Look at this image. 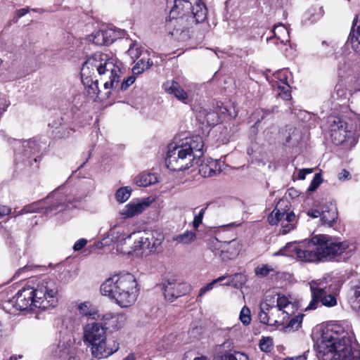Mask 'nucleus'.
<instances>
[{"instance_id": "79ce46f5", "label": "nucleus", "mask_w": 360, "mask_h": 360, "mask_svg": "<svg viewBox=\"0 0 360 360\" xmlns=\"http://www.w3.org/2000/svg\"><path fill=\"white\" fill-rule=\"evenodd\" d=\"M239 319L244 326H248L251 322V315L250 309L244 306L240 312Z\"/></svg>"}, {"instance_id": "5701e85b", "label": "nucleus", "mask_w": 360, "mask_h": 360, "mask_svg": "<svg viewBox=\"0 0 360 360\" xmlns=\"http://www.w3.org/2000/svg\"><path fill=\"white\" fill-rule=\"evenodd\" d=\"M77 309L79 314L82 316H87L92 319H96L97 316L98 317L96 309L89 302L80 303L77 307Z\"/></svg>"}, {"instance_id": "bb28decb", "label": "nucleus", "mask_w": 360, "mask_h": 360, "mask_svg": "<svg viewBox=\"0 0 360 360\" xmlns=\"http://www.w3.org/2000/svg\"><path fill=\"white\" fill-rule=\"evenodd\" d=\"M214 240L216 245L220 246V248H223L226 252H228L229 257L234 258L238 255L239 252V248L236 247L237 242L236 240L224 243L219 241L217 239H214Z\"/></svg>"}, {"instance_id": "cd10ccee", "label": "nucleus", "mask_w": 360, "mask_h": 360, "mask_svg": "<svg viewBox=\"0 0 360 360\" xmlns=\"http://www.w3.org/2000/svg\"><path fill=\"white\" fill-rule=\"evenodd\" d=\"M274 37L280 40L281 44H284L289 41V33L287 29L282 25L278 24L274 26V30L271 31Z\"/></svg>"}, {"instance_id": "09e8293b", "label": "nucleus", "mask_w": 360, "mask_h": 360, "mask_svg": "<svg viewBox=\"0 0 360 360\" xmlns=\"http://www.w3.org/2000/svg\"><path fill=\"white\" fill-rule=\"evenodd\" d=\"M199 174L205 178L212 176L207 160L200 164L199 167Z\"/></svg>"}, {"instance_id": "58836bf2", "label": "nucleus", "mask_w": 360, "mask_h": 360, "mask_svg": "<svg viewBox=\"0 0 360 360\" xmlns=\"http://www.w3.org/2000/svg\"><path fill=\"white\" fill-rule=\"evenodd\" d=\"M303 319V315H297L290 320L285 327L286 331H294L300 326Z\"/></svg>"}, {"instance_id": "8fccbe9b", "label": "nucleus", "mask_w": 360, "mask_h": 360, "mask_svg": "<svg viewBox=\"0 0 360 360\" xmlns=\"http://www.w3.org/2000/svg\"><path fill=\"white\" fill-rule=\"evenodd\" d=\"M285 86H278V96L284 100H290L291 98V94L289 91V85L288 84H285Z\"/></svg>"}, {"instance_id": "4c0bfd02", "label": "nucleus", "mask_w": 360, "mask_h": 360, "mask_svg": "<svg viewBox=\"0 0 360 360\" xmlns=\"http://www.w3.org/2000/svg\"><path fill=\"white\" fill-rule=\"evenodd\" d=\"M87 39L93 44L98 46L105 45V41L103 38V34L102 30H99L93 33L87 37Z\"/></svg>"}, {"instance_id": "0e129e2a", "label": "nucleus", "mask_w": 360, "mask_h": 360, "mask_svg": "<svg viewBox=\"0 0 360 360\" xmlns=\"http://www.w3.org/2000/svg\"><path fill=\"white\" fill-rule=\"evenodd\" d=\"M350 174L349 172L346 169H342L339 174H338V179L341 181L347 179L349 176Z\"/></svg>"}, {"instance_id": "f704fd0d", "label": "nucleus", "mask_w": 360, "mask_h": 360, "mask_svg": "<svg viewBox=\"0 0 360 360\" xmlns=\"http://www.w3.org/2000/svg\"><path fill=\"white\" fill-rule=\"evenodd\" d=\"M134 237V246L131 247V251L144 250L143 232H139L133 234Z\"/></svg>"}, {"instance_id": "473e14b6", "label": "nucleus", "mask_w": 360, "mask_h": 360, "mask_svg": "<svg viewBox=\"0 0 360 360\" xmlns=\"http://www.w3.org/2000/svg\"><path fill=\"white\" fill-rule=\"evenodd\" d=\"M127 53L132 60L138 59L139 56L143 54L140 46L136 41L131 42Z\"/></svg>"}, {"instance_id": "f8f14e48", "label": "nucleus", "mask_w": 360, "mask_h": 360, "mask_svg": "<svg viewBox=\"0 0 360 360\" xmlns=\"http://www.w3.org/2000/svg\"><path fill=\"white\" fill-rule=\"evenodd\" d=\"M162 289L165 298L173 302L176 298L185 295L189 290V285L171 278L162 283Z\"/></svg>"}, {"instance_id": "c756f323", "label": "nucleus", "mask_w": 360, "mask_h": 360, "mask_svg": "<svg viewBox=\"0 0 360 360\" xmlns=\"http://www.w3.org/2000/svg\"><path fill=\"white\" fill-rule=\"evenodd\" d=\"M199 117H203L202 122L210 126L214 125L218 122V115L214 111L207 112V110H203L200 112Z\"/></svg>"}, {"instance_id": "ddd939ff", "label": "nucleus", "mask_w": 360, "mask_h": 360, "mask_svg": "<svg viewBox=\"0 0 360 360\" xmlns=\"http://www.w3.org/2000/svg\"><path fill=\"white\" fill-rule=\"evenodd\" d=\"M32 292H34V288L31 287L24 288L19 290L13 297L16 308L22 311L32 306L34 307Z\"/></svg>"}, {"instance_id": "5fc2aeb1", "label": "nucleus", "mask_w": 360, "mask_h": 360, "mask_svg": "<svg viewBox=\"0 0 360 360\" xmlns=\"http://www.w3.org/2000/svg\"><path fill=\"white\" fill-rule=\"evenodd\" d=\"M207 207L200 210L198 214L195 215L193 221V227L197 229L201 224Z\"/></svg>"}, {"instance_id": "603ef678", "label": "nucleus", "mask_w": 360, "mask_h": 360, "mask_svg": "<svg viewBox=\"0 0 360 360\" xmlns=\"http://www.w3.org/2000/svg\"><path fill=\"white\" fill-rule=\"evenodd\" d=\"M321 182L322 178L321 174H316L308 188V191H314L319 186Z\"/></svg>"}, {"instance_id": "a211bd4d", "label": "nucleus", "mask_w": 360, "mask_h": 360, "mask_svg": "<svg viewBox=\"0 0 360 360\" xmlns=\"http://www.w3.org/2000/svg\"><path fill=\"white\" fill-rule=\"evenodd\" d=\"M162 87L167 93L173 94L179 101H184L188 98L187 93L174 80L165 82Z\"/></svg>"}, {"instance_id": "37998d69", "label": "nucleus", "mask_w": 360, "mask_h": 360, "mask_svg": "<svg viewBox=\"0 0 360 360\" xmlns=\"http://www.w3.org/2000/svg\"><path fill=\"white\" fill-rule=\"evenodd\" d=\"M290 305H292L291 302L288 301V298L283 295L281 296L278 295L277 298V307L278 310H283V313L289 314L288 311L285 310V309L288 308Z\"/></svg>"}, {"instance_id": "6ab92c4d", "label": "nucleus", "mask_w": 360, "mask_h": 360, "mask_svg": "<svg viewBox=\"0 0 360 360\" xmlns=\"http://www.w3.org/2000/svg\"><path fill=\"white\" fill-rule=\"evenodd\" d=\"M134 182L140 187H146L158 182V178L155 173L143 172L135 177Z\"/></svg>"}, {"instance_id": "423d86ee", "label": "nucleus", "mask_w": 360, "mask_h": 360, "mask_svg": "<svg viewBox=\"0 0 360 360\" xmlns=\"http://www.w3.org/2000/svg\"><path fill=\"white\" fill-rule=\"evenodd\" d=\"M83 341L91 346L93 357L98 359L106 358L119 349V344L114 340L112 345L107 344L106 332L100 322H90L83 327Z\"/></svg>"}, {"instance_id": "aec40b11", "label": "nucleus", "mask_w": 360, "mask_h": 360, "mask_svg": "<svg viewBox=\"0 0 360 360\" xmlns=\"http://www.w3.org/2000/svg\"><path fill=\"white\" fill-rule=\"evenodd\" d=\"M338 218V212L333 206H326L321 211V223L323 225L332 226Z\"/></svg>"}, {"instance_id": "a878e982", "label": "nucleus", "mask_w": 360, "mask_h": 360, "mask_svg": "<svg viewBox=\"0 0 360 360\" xmlns=\"http://www.w3.org/2000/svg\"><path fill=\"white\" fill-rule=\"evenodd\" d=\"M174 241L183 245L192 243L196 239V234L192 231H186L183 233L176 235L172 238Z\"/></svg>"}, {"instance_id": "4468645a", "label": "nucleus", "mask_w": 360, "mask_h": 360, "mask_svg": "<svg viewBox=\"0 0 360 360\" xmlns=\"http://www.w3.org/2000/svg\"><path fill=\"white\" fill-rule=\"evenodd\" d=\"M53 354L62 360H72L76 357V349L70 343L63 342L53 350Z\"/></svg>"}, {"instance_id": "e2e57ef3", "label": "nucleus", "mask_w": 360, "mask_h": 360, "mask_svg": "<svg viewBox=\"0 0 360 360\" xmlns=\"http://www.w3.org/2000/svg\"><path fill=\"white\" fill-rule=\"evenodd\" d=\"M307 215L311 218H321V212L316 209H311L308 210Z\"/></svg>"}, {"instance_id": "412c9836", "label": "nucleus", "mask_w": 360, "mask_h": 360, "mask_svg": "<svg viewBox=\"0 0 360 360\" xmlns=\"http://www.w3.org/2000/svg\"><path fill=\"white\" fill-rule=\"evenodd\" d=\"M296 216L293 212L285 213L284 212V217L280 221L281 229L280 233L285 235L295 228Z\"/></svg>"}, {"instance_id": "774afa93", "label": "nucleus", "mask_w": 360, "mask_h": 360, "mask_svg": "<svg viewBox=\"0 0 360 360\" xmlns=\"http://www.w3.org/2000/svg\"><path fill=\"white\" fill-rule=\"evenodd\" d=\"M58 207H59V205L53 204V205H50L49 207H46L44 212V213L51 212L53 210H56Z\"/></svg>"}, {"instance_id": "ea45409f", "label": "nucleus", "mask_w": 360, "mask_h": 360, "mask_svg": "<svg viewBox=\"0 0 360 360\" xmlns=\"http://www.w3.org/2000/svg\"><path fill=\"white\" fill-rule=\"evenodd\" d=\"M264 309V307H262L261 311L259 313V319L261 323L268 325H275L276 323H278L276 320L271 318V316L265 312ZM265 309L267 310L269 308L266 307Z\"/></svg>"}, {"instance_id": "69168bd1", "label": "nucleus", "mask_w": 360, "mask_h": 360, "mask_svg": "<svg viewBox=\"0 0 360 360\" xmlns=\"http://www.w3.org/2000/svg\"><path fill=\"white\" fill-rule=\"evenodd\" d=\"M353 297L355 300L360 302V285L352 290Z\"/></svg>"}, {"instance_id": "20e7f679", "label": "nucleus", "mask_w": 360, "mask_h": 360, "mask_svg": "<svg viewBox=\"0 0 360 360\" xmlns=\"http://www.w3.org/2000/svg\"><path fill=\"white\" fill-rule=\"evenodd\" d=\"M204 143L200 136L187 137L180 144L171 143L165 159L167 167L173 171H183L197 163L202 155Z\"/></svg>"}, {"instance_id": "6e6552de", "label": "nucleus", "mask_w": 360, "mask_h": 360, "mask_svg": "<svg viewBox=\"0 0 360 360\" xmlns=\"http://www.w3.org/2000/svg\"><path fill=\"white\" fill-rule=\"evenodd\" d=\"M292 248L298 260L304 262H318L320 257L318 252V245L314 242V236L309 240H304L299 243L298 245L292 243H288L283 249L279 250L276 253L278 255H285V251Z\"/></svg>"}, {"instance_id": "338daca9", "label": "nucleus", "mask_w": 360, "mask_h": 360, "mask_svg": "<svg viewBox=\"0 0 360 360\" xmlns=\"http://www.w3.org/2000/svg\"><path fill=\"white\" fill-rule=\"evenodd\" d=\"M29 12L28 8H23L18 10L17 15L18 18H21Z\"/></svg>"}, {"instance_id": "052dcab7", "label": "nucleus", "mask_w": 360, "mask_h": 360, "mask_svg": "<svg viewBox=\"0 0 360 360\" xmlns=\"http://www.w3.org/2000/svg\"><path fill=\"white\" fill-rule=\"evenodd\" d=\"M82 198H77L73 199H68V205H66L68 207H70L69 204L72 205V207H77L81 205Z\"/></svg>"}, {"instance_id": "39448f33", "label": "nucleus", "mask_w": 360, "mask_h": 360, "mask_svg": "<svg viewBox=\"0 0 360 360\" xmlns=\"http://www.w3.org/2000/svg\"><path fill=\"white\" fill-rule=\"evenodd\" d=\"M137 283L131 274L115 275L108 278L101 286L103 295L115 300L122 307L130 306L137 297Z\"/></svg>"}, {"instance_id": "e433bc0d", "label": "nucleus", "mask_w": 360, "mask_h": 360, "mask_svg": "<svg viewBox=\"0 0 360 360\" xmlns=\"http://www.w3.org/2000/svg\"><path fill=\"white\" fill-rule=\"evenodd\" d=\"M131 195V189L129 187H122L119 188L116 193L115 198L118 202H124L127 201Z\"/></svg>"}, {"instance_id": "b1692460", "label": "nucleus", "mask_w": 360, "mask_h": 360, "mask_svg": "<svg viewBox=\"0 0 360 360\" xmlns=\"http://www.w3.org/2000/svg\"><path fill=\"white\" fill-rule=\"evenodd\" d=\"M143 55L144 56L140 59L132 68V71L135 75L142 73L153 65V61L148 58L147 51H145Z\"/></svg>"}, {"instance_id": "dca6fc26", "label": "nucleus", "mask_w": 360, "mask_h": 360, "mask_svg": "<svg viewBox=\"0 0 360 360\" xmlns=\"http://www.w3.org/2000/svg\"><path fill=\"white\" fill-rule=\"evenodd\" d=\"M100 323H103L106 330H117L122 327L124 323V317L121 314H114L111 313L105 314L103 316Z\"/></svg>"}, {"instance_id": "6e6d98bb", "label": "nucleus", "mask_w": 360, "mask_h": 360, "mask_svg": "<svg viewBox=\"0 0 360 360\" xmlns=\"http://www.w3.org/2000/svg\"><path fill=\"white\" fill-rule=\"evenodd\" d=\"M44 210V208H41ZM41 212V207L37 204H32L28 206L25 207L22 210H21L18 214H22L23 213H29V212Z\"/></svg>"}, {"instance_id": "3c124183", "label": "nucleus", "mask_w": 360, "mask_h": 360, "mask_svg": "<svg viewBox=\"0 0 360 360\" xmlns=\"http://www.w3.org/2000/svg\"><path fill=\"white\" fill-rule=\"evenodd\" d=\"M103 34V38L105 41V45H108L112 44L115 39V33L112 30H102Z\"/></svg>"}, {"instance_id": "c85d7f7f", "label": "nucleus", "mask_w": 360, "mask_h": 360, "mask_svg": "<svg viewBox=\"0 0 360 360\" xmlns=\"http://www.w3.org/2000/svg\"><path fill=\"white\" fill-rule=\"evenodd\" d=\"M176 341V336L173 334L164 337L158 344V349L160 351H166L172 349Z\"/></svg>"}, {"instance_id": "bf43d9fd", "label": "nucleus", "mask_w": 360, "mask_h": 360, "mask_svg": "<svg viewBox=\"0 0 360 360\" xmlns=\"http://www.w3.org/2000/svg\"><path fill=\"white\" fill-rule=\"evenodd\" d=\"M87 243V240L84 238H82L78 240L73 246V250L75 251H79L82 250Z\"/></svg>"}, {"instance_id": "f257e3e1", "label": "nucleus", "mask_w": 360, "mask_h": 360, "mask_svg": "<svg viewBox=\"0 0 360 360\" xmlns=\"http://www.w3.org/2000/svg\"><path fill=\"white\" fill-rule=\"evenodd\" d=\"M171 19L166 25L169 34L176 40L186 41L191 37L193 25L203 22L207 9L200 0H174Z\"/></svg>"}, {"instance_id": "49530a36", "label": "nucleus", "mask_w": 360, "mask_h": 360, "mask_svg": "<svg viewBox=\"0 0 360 360\" xmlns=\"http://www.w3.org/2000/svg\"><path fill=\"white\" fill-rule=\"evenodd\" d=\"M91 78V84L88 85L87 91L89 94H93L98 96L100 93V90L98 89V81L96 77H94V79L92 77Z\"/></svg>"}, {"instance_id": "13d9d810", "label": "nucleus", "mask_w": 360, "mask_h": 360, "mask_svg": "<svg viewBox=\"0 0 360 360\" xmlns=\"http://www.w3.org/2000/svg\"><path fill=\"white\" fill-rule=\"evenodd\" d=\"M134 82L135 77L130 76L127 79L124 80L121 84H120L119 86L120 85L121 90L125 91L129 86L134 84Z\"/></svg>"}, {"instance_id": "de8ad7c7", "label": "nucleus", "mask_w": 360, "mask_h": 360, "mask_svg": "<svg viewBox=\"0 0 360 360\" xmlns=\"http://www.w3.org/2000/svg\"><path fill=\"white\" fill-rule=\"evenodd\" d=\"M225 278H226L225 276H220L217 279H215V280L212 281L211 283H208L207 285L201 288L199 291V297H202L207 291L212 290L215 283H217L219 281H221L224 280Z\"/></svg>"}, {"instance_id": "680f3d73", "label": "nucleus", "mask_w": 360, "mask_h": 360, "mask_svg": "<svg viewBox=\"0 0 360 360\" xmlns=\"http://www.w3.org/2000/svg\"><path fill=\"white\" fill-rule=\"evenodd\" d=\"M11 213V209L4 205H0V219L4 216L8 215Z\"/></svg>"}, {"instance_id": "f3484780", "label": "nucleus", "mask_w": 360, "mask_h": 360, "mask_svg": "<svg viewBox=\"0 0 360 360\" xmlns=\"http://www.w3.org/2000/svg\"><path fill=\"white\" fill-rule=\"evenodd\" d=\"M347 42H349L352 49L360 54V15L354 20Z\"/></svg>"}, {"instance_id": "2eb2a0df", "label": "nucleus", "mask_w": 360, "mask_h": 360, "mask_svg": "<svg viewBox=\"0 0 360 360\" xmlns=\"http://www.w3.org/2000/svg\"><path fill=\"white\" fill-rule=\"evenodd\" d=\"M148 206L149 203L145 201L131 202L120 211V214L124 218H131L142 213Z\"/></svg>"}, {"instance_id": "4be33fe9", "label": "nucleus", "mask_w": 360, "mask_h": 360, "mask_svg": "<svg viewBox=\"0 0 360 360\" xmlns=\"http://www.w3.org/2000/svg\"><path fill=\"white\" fill-rule=\"evenodd\" d=\"M15 150H20V147L22 146L23 153L25 156L30 157L38 152V145L34 141H23L22 142L18 141L15 142Z\"/></svg>"}, {"instance_id": "864d4df0", "label": "nucleus", "mask_w": 360, "mask_h": 360, "mask_svg": "<svg viewBox=\"0 0 360 360\" xmlns=\"http://www.w3.org/2000/svg\"><path fill=\"white\" fill-rule=\"evenodd\" d=\"M216 257H219L222 261H227L233 259L232 257H229L228 252L225 250L223 248L219 247L218 249L212 250Z\"/></svg>"}, {"instance_id": "f03ea898", "label": "nucleus", "mask_w": 360, "mask_h": 360, "mask_svg": "<svg viewBox=\"0 0 360 360\" xmlns=\"http://www.w3.org/2000/svg\"><path fill=\"white\" fill-rule=\"evenodd\" d=\"M319 349L323 360H360V351L353 345L352 336L339 327L323 333Z\"/></svg>"}, {"instance_id": "7ed1b4c3", "label": "nucleus", "mask_w": 360, "mask_h": 360, "mask_svg": "<svg viewBox=\"0 0 360 360\" xmlns=\"http://www.w3.org/2000/svg\"><path fill=\"white\" fill-rule=\"evenodd\" d=\"M97 75L104 80L109 79L103 83L105 89L117 88L121 77L120 63L104 53L96 52L91 55L82 65V79L84 83H89V77H96Z\"/></svg>"}, {"instance_id": "9b49d317", "label": "nucleus", "mask_w": 360, "mask_h": 360, "mask_svg": "<svg viewBox=\"0 0 360 360\" xmlns=\"http://www.w3.org/2000/svg\"><path fill=\"white\" fill-rule=\"evenodd\" d=\"M310 290L312 299L307 307L306 310L316 309L321 302L327 307H333L337 305V300L333 295L328 294L326 288L316 286V283H310Z\"/></svg>"}, {"instance_id": "393cba45", "label": "nucleus", "mask_w": 360, "mask_h": 360, "mask_svg": "<svg viewBox=\"0 0 360 360\" xmlns=\"http://www.w3.org/2000/svg\"><path fill=\"white\" fill-rule=\"evenodd\" d=\"M144 250L153 251L154 248L162 243L160 239L155 238L153 233L143 232Z\"/></svg>"}, {"instance_id": "72a5a7b5", "label": "nucleus", "mask_w": 360, "mask_h": 360, "mask_svg": "<svg viewBox=\"0 0 360 360\" xmlns=\"http://www.w3.org/2000/svg\"><path fill=\"white\" fill-rule=\"evenodd\" d=\"M219 360H249V358L248 355L241 352H226L219 356Z\"/></svg>"}, {"instance_id": "7c9ffc66", "label": "nucleus", "mask_w": 360, "mask_h": 360, "mask_svg": "<svg viewBox=\"0 0 360 360\" xmlns=\"http://www.w3.org/2000/svg\"><path fill=\"white\" fill-rule=\"evenodd\" d=\"M226 278H228L229 280L226 285H233L236 288H239L242 286V285L245 281V276L241 274H235L231 276H225Z\"/></svg>"}, {"instance_id": "1a4fd4ad", "label": "nucleus", "mask_w": 360, "mask_h": 360, "mask_svg": "<svg viewBox=\"0 0 360 360\" xmlns=\"http://www.w3.org/2000/svg\"><path fill=\"white\" fill-rule=\"evenodd\" d=\"M314 241L318 245L321 262L330 261L336 256L341 255L347 248L346 243L334 241L326 235L314 236Z\"/></svg>"}, {"instance_id": "c03bdc74", "label": "nucleus", "mask_w": 360, "mask_h": 360, "mask_svg": "<svg viewBox=\"0 0 360 360\" xmlns=\"http://www.w3.org/2000/svg\"><path fill=\"white\" fill-rule=\"evenodd\" d=\"M259 345L262 351L270 352L273 347L272 339L269 337H264L260 340Z\"/></svg>"}, {"instance_id": "0eeeda50", "label": "nucleus", "mask_w": 360, "mask_h": 360, "mask_svg": "<svg viewBox=\"0 0 360 360\" xmlns=\"http://www.w3.org/2000/svg\"><path fill=\"white\" fill-rule=\"evenodd\" d=\"M58 286L53 279L46 278L37 284L34 288L33 302L34 307L46 309L56 306L58 300Z\"/></svg>"}, {"instance_id": "2f4dec72", "label": "nucleus", "mask_w": 360, "mask_h": 360, "mask_svg": "<svg viewBox=\"0 0 360 360\" xmlns=\"http://www.w3.org/2000/svg\"><path fill=\"white\" fill-rule=\"evenodd\" d=\"M119 232L115 231V229H112L110 230L108 237H110L111 241L113 243H118V245H122L124 243H127V240L129 241L130 240L131 238V235L128 236L127 238L124 236L121 237V236H118Z\"/></svg>"}, {"instance_id": "9d476101", "label": "nucleus", "mask_w": 360, "mask_h": 360, "mask_svg": "<svg viewBox=\"0 0 360 360\" xmlns=\"http://www.w3.org/2000/svg\"><path fill=\"white\" fill-rule=\"evenodd\" d=\"M329 131L333 142L335 145H341L346 143H355L354 132L352 127L339 117H329Z\"/></svg>"}, {"instance_id": "a19ab883", "label": "nucleus", "mask_w": 360, "mask_h": 360, "mask_svg": "<svg viewBox=\"0 0 360 360\" xmlns=\"http://www.w3.org/2000/svg\"><path fill=\"white\" fill-rule=\"evenodd\" d=\"M255 274L260 277H265L268 276L271 272H275L274 269L268 265V264H263L260 266H257L255 269Z\"/></svg>"}, {"instance_id": "a18cd8bd", "label": "nucleus", "mask_w": 360, "mask_h": 360, "mask_svg": "<svg viewBox=\"0 0 360 360\" xmlns=\"http://www.w3.org/2000/svg\"><path fill=\"white\" fill-rule=\"evenodd\" d=\"M207 160L212 176L217 174H219L221 172V165L218 160L213 159Z\"/></svg>"}, {"instance_id": "4d7b16f0", "label": "nucleus", "mask_w": 360, "mask_h": 360, "mask_svg": "<svg viewBox=\"0 0 360 360\" xmlns=\"http://www.w3.org/2000/svg\"><path fill=\"white\" fill-rule=\"evenodd\" d=\"M336 95L337 98H346L347 97V89L340 84L335 86V92L333 96Z\"/></svg>"}, {"instance_id": "c9c22d12", "label": "nucleus", "mask_w": 360, "mask_h": 360, "mask_svg": "<svg viewBox=\"0 0 360 360\" xmlns=\"http://www.w3.org/2000/svg\"><path fill=\"white\" fill-rule=\"evenodd\" d=\"M284 217V212L276 207L268 216V221L271 225H276Z\"/></svg>"}]
</instances>
